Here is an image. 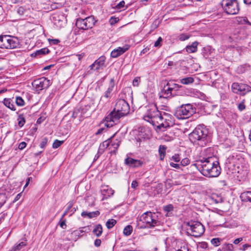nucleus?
<instances>
[{
	"label": "nucleus",
	"instance_id": "obj_1",
	"mask_svg": "<svg viewBox=\"0 0 251 251\" xmlns=\"http://www.w3.org/2000/svg\"><path fill=\"white\" fill-rule=\"evenodd\" d=\"M211 156L203 158L198 161L196 164L198 170L204 176L207 177H217L220 174V167L219 162L214 160Z\"/></svg>",
	"mask_w": 251,
	"mask_h": 251
},
{
	"label": "nucleus",
	"instance_id": "obj_2",
	"mask_svg": "<svg viewBox=\"0 0 251 251\" xmlns=\"http://www.w3.org/2000/svg\"><path fill=\"white\" fill-rule=\"evenodd\" d=\"M191 142L200 147H204L210 142L208 130L205 127L199 126L189 134Z\"/></svg>",
	"mask_w": 251,
	"mask_h": 251
},
{
	"label": "nucleus",
	"instance_id": "obj_3",
	"mask_svg": "<svg viewBox=\"0 0 251 251\" xmlns=\"http://www.w3.org/2000/svg\"><path fill=\"white\" fill-rule=\"evenodd\" d=\"M158 120H156L154 126L157 128L164 131L167 127L172 126L174 124V119L172 115L164 111H162L158 116Z\"/></svg>",
	"mask_w": 251,
	"mask_h": 251
},
{
	"label": "nucleus",
	"instance_id": "obj_4",
	"mask_svg": "<svg viewBox=\"0 0 251 251\" xmlns=\"http://www.w3.org/2000/svg\"><path fill=\"white\" fill-rule=\"evenodd\" d=\"M139 221L145 223L146 227L148 228H152L161 225V222L158 220L157 214L150 211L143 213L140 217Z\"/></svg>",
	"mask_w": 251,
	"mask_h": 251
},
{
	"label": "nucleus",
	"instance_id": "obj_5",
	"mask_svg": "<svg viewBox=\"0 0 251 251\" xmlns=\"http://www.w3.org/2000/svg\"><path fill=\"white\" fill-rule=\"evenodd\" d=\"M186 225L187 232L195 237L201 236L204 232V227L200 222L191 221Z\"/></svg>",
	"mask_w": 251,
	"mask_h": 251
},
{
	"label": "nucleus",
	"instance_id": "obj_6",
	"mask_svg": "<svg viewBox=\"0 0 251 251\" xmlns=\"http://www.w3.org/2000/svg\"><path fill=\"white\" fill-rule=\"evenodd\" d=\"M221 5L224 11L228 15L237 14L240 10L237 0H223Z\"/></svg>",
	"mask_w": 251,
	"mask_h": 251
},
{
	"label": "nucleus",
	"instance_id": "obj_7",
	"mask_svg": "<svg viewBox=\"0 0 251 251\" xmlns=\"http://www.w3.org/2000/svg\"><path fill=\"white\" fill-rule=\"evenodd\" d=\"M162 111L158 110L156 105L152 104L147 107V111L144 116V119L154 125L156 120H158V116Z\"/></svg>",
	"mask_w": 251,
	"mask_h": 251
},
{
	"label": "nucleus",
	"instance_id": "obj_8",
	"mask_svg": "<svg viewBox=\"0 0 251 251\" xmlns=\"http://www.w3.org/2000/svg\"><path fill=\"white\" fill-rule=\"evenodd\" d=\"M194 112L193 106L191 104H186L178 107L175 112V115L178 119H183L189 118Z\"/></svg>",
	"mask_w": 251,
	"mask_h": 251
},
{
	"label": "nucleus",
	"instance_id": "obj_9",
	"mask_svg": "<svg viewBox=\"0 0 251 251\" xmlns=\"http://www.w3.org/2000/svg\"><path fill=\"white\" fill-rule=\"evenodd\" d=\"M96 20L93 16L87 17L84 19L78 18L75 25L77 28L83 30L92 28L95 25Z\"/></svg>",
	"mask_w": 251,
	"mask_h": 251
},
{
	"label": "nucleus",
	"instance_id": "obj_10",
	"mask_svg": "<svg viewBox=\"0 0 251 251\" xmlns=\"http://www.w3.org/2000/svg\"><path fill=\"white\" fill-rule=\"evenodd\" d=\"M125 116L120 112H117L116 109L114 108L113 111L105 117V125L107 127H112L113 125L117 124L119 119Z\"/></svg>",
	"mask_w": 251,
	"mask_h": 251
},
{
	"label": "nucleus",
	"instance_id": "obj_11",
	"mask_svg": "<svg viewBox=\"0 0 251 251\" xmlns=\"http://www.w3.org/2000/svg\"><path fill=\"white\" fill-rule=\"evenodd\" d=\"M32 86L36 91H41L48 88L51 84L50 80L45 77H42L33 81Z\"/></svg>",
	"mask_w": 251,
	"mask_h": 251
},
{
	"label": "nucleus",
	"instance_id": "obj_12",
	"mask_svg": "<svg viewBox=\"0 0 251 251\" xmlns=\"http://www.w3.org/2000/svg\"><path fill=\"white\" fill-rule=\"evenodd\" d=\"M232 90L233 93L245 95L251 91V87L243 83L234 82L232 84Z\"/></svg>",
	"mask_w": 251,
	"mask_h": 251
},
{
	"label": "nucleus",
	"instance_id": "obj_13",
	"mask_svg": "<svg viewBox=\"0 0 251 251\" xmlns=\"http://www.w3.org/2000/svg\"><path fill=\"white\" fill-rule=\"evenodd\" d=\"M114 108L117 112L122 113L125 116L129 113L130 109L128 103L123 99H120L117 101Z\"/></svg>",
	"mask_w": 251,
	"mask_h": 251
},
{
	"label": "nucleus",
	"instance_id": "obj_14",
	"mask_svg": "<svg viewBox=\"0 0 251 251\" xmlns=\"http://www.w3.org/2000/svg\"><path fill=\"white\" fill-rule=\"evenodd\" d=\"M52 21L57 27L61 28L65 25L66 20L64 16L61 13H55L52 15Z\"/></svg>",
	"mask_w": 251,
	"mask_h": 251
},
{
	"label": "nucleus",
	"instance_id": "obj_15",
	"mask_svg": "<svg viewBox=\"0 0 251 251\" xmlns=\"http://www.w3.org/2000/svg\"><path fill=\"white\" fill-rule=\"evenodd\" d=\"M124 163L126 165L130 167L135 168L141 166L143 162L139 160L134 159L132 158L127 157L125 159Z\"/></svg>",
	"mask_w": 251,
	"mask_h": 251
},
{
	"label": "nucleus",
	"instance_id": "obj_16",
	"mask_svg": "<svg viewBox=\"0 0 251 251\" xmlns=\"http://www.w3.org/2000/svg\"><path fill=\"white\" fill-rule=\"evenodd\" d=\"M114 81L113 79H111L109 82L108 89L105 92L104 95L100 98V101H108V99L111 97V93L113 90L114 87Z\"/></svg>",
	"mask_w": 251,
	"mask_h": 251
},
{
	"label": "nucleus",
	"instance_id": "obj_17",
	"mask_svg": "<svg viewBox=\"0 0 251 251\" xmlns=\"http://www.w3.org/2000/svg\"><path fill=\"white\" fill-rule=\"evenodd\" d=\"M130 47V46L128 45H126L123 47H118L117 49H114L111 52V56L113 58H116L124 52H125L126 50H127Z\"/></svg>",
	"mask_w": 251,
	"mask_h": 251
},
{
	"label": "nucleus",
	"instance_id": "obj_18",
	"mask_svg": "<svg viewBox=\"0 0 251 251\" xmlns=\"http://www.w3.org/2000/svg\"><path fill=\"white\" fill-rule=\"evenodd\" d=\"M101 193L103 196L102 200H104L113 196L114 193V191L112 188L109 187L108 186H104L102 187Z\"/></svg>",
	"mask_w": 251,
	"mask_h": 251
},
{
	"label": "nucleus",
	"instance_id": "obj_19",
	"mask_svg": "<svg viewBox=\"0 0 251 251\" xmlns=\"http://www.w3.org/2000/svg\"><path fill=\"white\" fill-rule=\"evenodd\" d=\"M9 40L8 41V47L6 49H15L19 46V41L17 38L9 36Z\"/></svg>",
	"mask_w": 251,
	"mask_h": 251
},
{
	"label": "nucleus",
	"instance_id": "obj_20",
	"mask_svg": "<svg viewBox=\"0 0 251 251\" xmlns=\"http://www.w3.org/2000/svg\"><path fill=\"white\" fill-rule=\"evenodd\" d=\"M9 35H2L0 36V48L6 49L8 47V41Z\"/></svg>",
	"mask_w": 251,
	"mask_h": 251
},
{
	"label": "nucleus",
	"instance_id": "obj_21",
	"mask_svg": "<svg viewBox=\"0 0 251 251\" xmlns=\"http://www.w3.org/2000/svg\"><path fill=\"white\" fill-rule=\"evenodd\" d=\"M199 44V43L197 41H195L191 45H188L186 47V50L188 53H194L197 51L198 48L197 46Z\"/></svg>",
	"mask_w": 251,
	"mask_h": 251
},
{
	"label": "nucleus",
	"instance_id": "obj_22",
	"mask_svg": "<svg viewBox=\"0 0 251 251\" xmlns=\"http://www.w3.org/2000/svg\"><path fill=\"white\" fill-rule=\"evenodd\" d=\"M105 62V59L104 57H100L98 59L96 60L94 64L96 65L95 70H99L100 68L104 66Z\"/></svg>",
	"mask_w": 251,
	"mask_h": 251
},
{
	"label": "nucleus",
	"instance_id": "obj_23",
	"mask_svg": "<svg viewBox=\"0 0 251 251\" xmlns=\"http://www.w3.org/2000/svg\"><path fill=\"white\" fill-rule=\"evenodd\" d=\"M240 198L243 201H250L251 202V191H247L241 193Z\"/></svg>",
	"mask_w": 251,
	"mask_h": 251
},
{
	"label": "nucleus",
	"instance_id": "obj_24",
	"mask_svg": "<svg viewBox=\"0 0 251 251\" xmlns=\"http://www.w3.org/2000/svg\"><path fill=\"white\" fill-rule=\"evenodd\" d=\"M100 215V212L99 211H96L91 212H88L86 211H83L81 213V215L83 217H87L89 218H92L96 217Z\"/></svg>",
	"mask_w": 251,
	"mask_h": 251
},
{
	"label": "nucleus",
	"instance_id": "obj_25",
	"mask_svg": "<svg viewBox=\"0 0 251 251\" xmlns=\"http://www.w3.org/2000/svg\"><path fill=\"white\" fill-rule=\"evenodd\" d=\"M4 104L10 109L15 111L16 110L13 101L10 99H4L3 100Z\"/></svg>",
	"mask_w": 251,
	"mask_h": 251
},
{
	"label": "nucleus",
	"instance_id": "obj_26",
	"mask_svg": "<svg viewBox=\"0 0 251 251\" xmlns=\"http://www.w3.org/2000/svg\"><path fill=\"white\" fill-rule=\"evenodd\" d=\"M169 89H167L166 86L165 85L160 93V97L167 98L171 96V95L169 94Z\"/></svg>",
	"mask_w": 251,
	"mask_h": 251
},
{
	"label": "nucleus",
	"instance_id": "obj_27",
	"mask_svg": "<svg viewBox=\"0 0 251 251\" xmlns=\"http://www.w3.org/2000/svg\"><path fill=\"white\" fill-rule=\"evenodd\" d=\"M93 232L97 237H100L101 235L102 232V226L100 224L97 225L93 229Z\"/></svg>",
	"mask_w": 251,
	"mask_h": 251
},
{
	"label": "nucleus",
	"instance_id": "obj_28",
	"mask_svg": "<svg viewBox=\"0 0 251 251\" xmlns=\"http://www.w3.org/2000/svg\"><path fill=\"white\" fill-rule=\"evenodd\" d=\"M167 148L165 146L160 145L159 148V157L161 160H163L166 154Z\"/></svg>",
	"mask_w": 251,
	"mask_h": 251
},
{
	"label": "nucleus",
	"instance_id": "obj_29",
	"mask_svg": "<svg viewBox=\"0 0 251 251\" xmlns=\"http://www.w3.org/2000/svg\"><path fill=\"white\" fill-rule=\"evenodd\" d=\"M85 231L82 229L75 230L72 233L73 236L75 237V240H76L79 237H81Z\"/></svg>",
	"mask_w": 251,
	"mask_h": 251
},
{
	"label": "nucleus",
	"instance_id": "obj_30",
	"mask_svg": "<svg viewBox=\"0 0 251 251\" xmlns=\"http://www.w3.org/2000/svg\"><path fill=\"white\" fill-rule=\"evenodd\" d=\"M237 21L239 24H248L251 25L250 23L246 17H239L237 18Z\"/></svg>",
	"mask_w": 251,
	"mask_h": 251
},
{
	"label": "nucleus",
	"instance_id": "obj_31",
	"mask_svg": "<svg viewBox=\"0 0 251 251\" xmlns=\"http://www.w3.org/2000/svg\"><path fill=\"white\" fill-rule=\"evenodd\" d=\"M194 78L192 77H188L182 78L180 80V82L183 84L188 85L194 82Z\"/></svg>",
	"mask_w": 251,
	"mask_h": 251
},
{
	"label": "nucleus",
	"instance_id": "obj_32",
	"mask_svg": "<svg viewBox=\"0 0 251 251\" xmlns=\"http://www.w3.org/2000/svg\"><path fill=\"white\" fill-rule=\"evenodd\" d=\"M74 203L73 201H70L67 203V207L62 215L60 220H62L64 217L67 214L69 210L72 208Z\"/></svg>",
	"mask_w": 251,
	"mask_h": 251
},
{
	"label": "nucleus",
	"instance_id": "obj_33",
	"mask_svg": "<svg viewBox=\"0 0 251 251\" xmlns=\"http://www.w3.org/2000/svg\"><path fill=\"white\" fill-rule=\"evenodd\" d=\"M111 143H112L111 139H109L104 141L101 144H100V148H101L102 147H103L105 148H109V149H111L110 146H111Z\"/></svg>",
	"mask_w": 251,
	"mask_h": 251
},
{
	"label": "nucleus",
	"instance_id": "obj_34",
	"mask_svg": "<svg viewBox=\"0 0 251 251\" xmlns=\"http://www.w3.org/2000/svg\"><path fill=\"white\" fill-rule=\"evenodd\" d=\"M18 125L20 127H22L25 123V118L23 114H20L18 118Z\"/></svg>",
	"mask_w": 251,
	"mask_h": 251
},
{
	"label": "nucleus",
	"instance_id": "obj_35",
	"mask_svg": "<svg viewBox=\"0 0 251 251\" xmlns=\"http://www.w3.org/2000/svg\"><path fill=\"white\" fill-rule=\"evenodd\" d=\"M132 231V227L131 226L128 225L124 229L123 233L126 236L130 235Z\"/></svg>",
	"mask_w": 251,
	"mask_h": 251
},
{
	"label": "nucleus",
	"instance_id": "obj_36",
	"mask_svg": "<svg viewBox=\"0 0 251 251\" xmlns=\"http://www.w3.org/2000/svg\"><path fill=\"white\" fill-rule=\"evenodd\" d=\"M26 245V243L25 242H21L18 245L14 246L12 248V250L13 251L20 250L23 247L25 246Z\"/></svg>",
	"mask_w": 251,
	"mask_h": 251
},
{
	"label": "nucleus",
	"instance_id": "obj_37",
	"mask_svg": "<svg viewBox=\"0 0 251 251\" xmlns=\"http://www.w3.org/2000/svg\"><path fill=\"white\" fill-rule=\"evenodd\" d=\"M116 224V221L114 219H111L108 220L106 223V226L107 228L110 229L113 227Z\"/></svg>",
	"mask_w": 251,
	"mask_h": 251
},
{
	"label": "nucleus",
	"instance_id": "obj_38",
	"mask_svg": "<svg viewBox=\"0 0 251 251\" xmlns=\"http://www.w3.org/2000/svg\"><path fill=\"white\" fill-rule=\"evenodd\" d=\"M223 249L227 251H231L234 250V247L232 244L227 243L223 245Z\"/></svg>",
	"mask_w": 251,
	"mask_h": 251
},
{
	"label": "nucleus",
	"instance_id": "obj_39",
	"mask_svg": "<svg viewBox=\"0 0 251 251\" xmlns=\"http://www.w3.org/2000/svg\"><path fill=\"white\" fill-rule=\"evenodd\" d=\"M7 197L5 194H0V207L6 202Z\"/></svg>",
	"mask_w": 251,
	"mask_h": 251
},
{
	"label": "nucleus",
	"instance_id": "obj_40",
	"mask_svg": "<svg viewBox=\"0 0 251 251\" xmlns=\"http://www.w3.org/2000/svg\"><path fill=\"white\" fill-rule=\"evenodd\" d=\"M16 103L18 106H23L25 104V101L20 97H17L15 100Z\"/></svg>",
	"mask_w": 251,
	"mask_h": 251
},
{
	"label": "nucleus",
	"instance_id": "obj_41",
	"mask_svg": "<svg viewBox=\"0 0 251 251\" xmlns=\"http://www.w3.org/2000/svg\"><path fill=\"white\" fill-rule=\"evenodd\" d=\"M63 141L55 140L52 144V148L54 149H57L60 147L63 143Z\"/></svg>",
	"mask_w": 251,
	"mask_h": 251
},
{
	"label": "nucleus",
	"instance_id": "obj_42",
	"mask_svg": "<svg viewBox=\"0 0 251 251\" xmlns=\"http://www.w3.org/2000/svg\"><path fill=\"white\" fill-rule=\"evenodd\" d=\"M48 140L47 137H45L42 139V140L40 144V147L41 149H44L45 148V147L48 143Z\"/></svg>",
	"mask_w": 251,
	"mask_h": 251
},
{
	"label": "nucleus",
	"instance_id": "obj_43",
	"mask_svg": "<svg viewBox=\"0 0 251 251\" xmlns=\"http://www.w3.org/2000/svg\"><path fill=\"white\" fill-rule=\"evenodd\" d=\"M189 37V35L185 33H182L179 36V39L181 41H183L188 39Z\"/></svg>",
	"mask_w": 251,
	"mask_h": 251
},
{
	"label": "nucleus",
	"instance_id": "obj_44",
	"mask_svg": "<svg viewBox=\"0 0 251 251\" xmlns=\"http://www.w3.org/2000/svg\"><path fill=\"white\" fill-rule=\"evenodd\" d=\"M211 244L215 247L220 245V240L219 238H213L211 240Z\"/></svg>",
	"mask_w": 251,
	"mask_h": 251
},
{
	"label": "nucleus",
	"instance_id": "obj_45",
	"mask_svg": "<svg viewBox=\"0 0 251 251\" xmlns=\"http://www.w3.org/2000/svg\"><path fill=\"white\" fill-rule=\"evenodd\" d=\"M141 81L140 77H135L132 82V84L133 86L137 87L139 86V83Z\"/></svg>",
	"mask_w": 251,
	"mask_h": 251
},
{
	"label": "nucleus",
	"instance_id": "obj_46",
	"mask_svg": "<svg viewBox=\"0 0 251 251\" xmlns=\"http://www.w3.org/2000/svg\"><path fill=\"white\" fill-rule=\"evenodd\" d=\"M190 162V160L188 158H185L181 161L180 163L182 166H185L189 165Z\"/></svg>",
	"mask_w": 251,
	"mask_h": 251
},
{
	"label": "nucleus",
	"instance_id": "obj_47",
	"mask_svg": "<svg viewBox=\"0 0 251 251\" xmlns=\"http://www.w3.org/2000/svg\"><path fill=\"white\" fill-rule=\"evenodd\" d=\"M119 21V19L118 18L112 17L109 20V23L111 25H113L118 22Z\"/></svg>",
	"mask_w": 251,
	"mask_h": 251
},
{
	"label": "nucleus",
	"instance_id": "obj_48",
	"mask_svg": "<svg viewBox=\"0 0 251 251\" xmlns=\"http://www.w3.org/2000/svg\"><path fill=\"white\" fill-rule=\"evenodd\" d=\"M170 82V86H171L172 88L174 89V90H178L181 86L177 84L176 83H173L171 82Z\"/></svg>",
	"mask_w": 251,
	"mask_h": 251
},
{
	"label": "nucleus",
	"instance_id": "obj_49",
	"mask_svg": "<svg viewBox=\"0 0 251 251\" xmlns=\"http://www.w3.org/2000/svg\"><path fill=\"white\" fill-rule=\"evenodd\" d=\"M163 209L166 212L172 211L173 210V206L172 204L167 205L164 207Z\"/></svg>",
	"mask_w": 251,
	"mask_h": 251
},
{
	"label": "nucleus",
	"instance_id": "obj_50",
	"mask_svg": "<svg viewBox=\"0 0 251 251\" xmlns=\"http://www.w3.org/2000/svg\"><path fill=\"white\" fill-rule=\"evenodd\" d=\"M172 159L176 162H178L180 160V157L178 154H175L172 156Z\"/></svg>",
	"mask_w": 251,
	"mask_h": 251
},
{
	"label": "nucleus",
	"instance_id": "obj_51",
	"mask_svg": "<svg viewBox=\"0 0 251 251\" xmlns=\"http://www.w3.org/2000/svg\"><path fill=\"white\" fill-rule=\"evenodd\" d=\"M120 142L119 141H116V142H112L111 143V146L113 147V148L114 149V151L115 150H117L120 145Z\"/></svg>",
	"mask_w": 251,
	"mask_h": 251
},
{
	"label": "nucleus",
	"instance_id": "obj_52",
	"mask_svg": "<svg viewBox=\"0 0 251 251\" xmlns=\"http://www.w3.org/2000/svg\"><path fill=\"white\" fill-rule=\"evenodd\" d=\"M162 39L161 37H159L158 39L157 40V41H156L154 43V47H160L161 46V42H162Z\"/></svg>",
	"mask_w": 251,
	"mask_h": 251
},
{
	"label": "nucleus",
	"instance_id": "obj_53",
	"mask_svg": "<svg viewBox=\"0 0 251 251\" xmlns=\"http://www.w3.org/2000/svg\"><path fill=\"white\" fill-rule=\"evenodd\" d=\"M46 52H49V50L48 49H42L40 50L37 51L36 54H45Z\"/></svg>",
	"mask_w": 251,
	"mask_h": 251
},
{
	"label": "nucleus",
	"instance_id": "obj_54",
	"mask_svg": "<svg viewBox=\"0 0 251 251\" xmlns=\"http://www.w3.org/2000/svg\"><path fill=\"white\" fill-rule=\"evenodd\" d=\"M62 6V4L61 3H54L51 5V7L54 9L61 7Z\"/></svg>",
	"mask_w": 251,
	"mask_h": 251
},
{
	"label": "nucleus",
	"instance_id": "obj_55",
	"mask_svg": "<svg viewBox=\"0 0 251 251\" xmlns=\"http://www.w3.org/2000/svg\"><path fill=\"white\" fill-rule=\"evenodd\" d=\"M125 2L124 0L121 1L119 3H118L116 5V7L117 9H121L124 7Z\"/></svg>",
	"mask_w": 251,
	"mask_h": 251
},
{
	"label": "nucleus",
	"instance_id": "obj_56",
	"mask_svg": "<svg viewBox=\"0 0 251 251\" xmlns=\"http://www.w3.org/2000/svg\"><path fill=\"white\" fill-rule=\"evenodd\" d=\"M61 222L60 223L59 225L61 227H62L63 229H65L66 227V220L63 219L61 220Z\"/></svg>",
	"mask_w": 251,
	"mask_h": 251
},
{
	"label": "nucleus",
	"instance_id": "obj_57",
	"mask_svg": "<svg viewBox=\"0 0 251 251\" xmlns=\"http://www.w3.org/2000/svg\"><path fill=\"white\" fill-rule=\"evenodd\" d=\"M238 109L240 111H243L245 108V105L244 104V102L242 101L239 104L238 106Z\"/></svg>",
	"mask_w": 251,
	"mask_h": 251
},
{
	"label": "nucleus",
	"instance_id": "obj_58",
	"mask_svg": "<svg viewBox=\"0 0 251 251\" xmlns=\"http://www.w3.org/2000/svg\"><path fill=\"white\" fill-rule=\"evenodd\" d=\"M26 146V143L25 142H22L19 144L18 148L20 150H23L24 149H25V148Z\"/></svg>",
	"mask_w": 251,
	"mask_h": 251
},
{
	"label": "nucleus",
	"instance_id": "obj_59",
	"mask_svg": "<svg viewBox=\"0 0 251 251\" xmlns=\"http://www.w3.org/2000/svg\"><path fill=\"white\" fill-rule=\"evenodd\" d=\"M170 165L171 167L176 168V169H179L180 168V165L176 163H174L173 162H170Z\"/></svg>",
	"mask_w": 251,
	"mask_h": 251
},
{
	"label": "nucleus",
	"instance_id": "obj_60",
	"mask_svg": "<svg viewBox=\"0 0 251 251\" xmlns=\"http://www.w3.org/2000/svg\"><path fill=\"white\" fill-rule=\"evenodd\" d=\"M167 89H169V94H171V95H172V91L174 90V89L172 88L171 86H170V82H167V83L166 85Z\"/></svg>",
	"mask_w": 251,
	"mask_h": 251
},
{
	"label": "nucleus",
	"instance_id": "obj_61",
	"mask_svg": "<svg viewBox=\"0 0 251 251\" xmlns=\"http://www.w3.org/2000/svg\"><path fill=\"white\" fill-rule=\"evenodd\" d=\"M101 243V240L99 239H97L95 240L94 244H95V246L98 247L100 245Z\"/></svg>",
	"mask_w": 251,
	"mask_h": 251
},
{
	"label": "nucleus",
	"instance_id": "obj_62",
	"mask_svg": "<svg viewBox=\"0 0 251 251\" xmlns=\"http://www.w3.org/2000/svg\"><path fill=\"white\" fill-rule=\"evenodd\" d=\"M250 247H251V245L246 244L243 245L242 249H241L240 250L245 251Z\"/></svg>",
	"mask_w": 251,
	"mask_h": 251
},
{
	"label": "nucleus",
	"instance_id": "obj_63",
	"mask_svg": "<svg viewBox=\"0 0 251 251\" xmlns=\"http://www.w3.org/2000/svg\"><path fill=\"white\" fill-rule=\"evenodd\" d=\"M243 240V238H238L235 239L233 241V243L235 245L239 244L240 242Z\"/></svg>",
	"mask_w": 251,
	"mask_h": 251
},
{
	"label": "nucleus",
	"instance_id": "obj_64",
	"mask_svg": "<svg viewBox=\"0 0 251 251\" xmlns=\"http://www.w3.org/2000/svg\"><path fill=\"white\" fill-rule=\"evenodd\" d=\"M138 186V182L136 180H134L132 182L131 187L135 189Z\"/></svg>",
	"mask_w": 251,
	"mask_h": 251
}]
</instances>
